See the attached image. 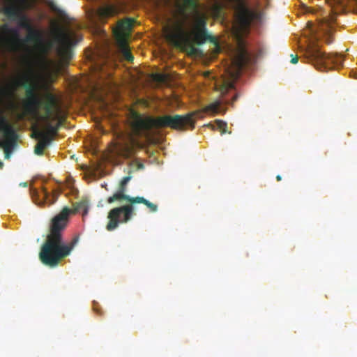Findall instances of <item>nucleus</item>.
<instances>
[{
	"label": "nucleus",
	"instance_id": "1a4fd4ad",
	"mask_svg": "<svg viewBox=\"0 0 357 357\" xmlns=\"http://www.w3.org/2000/svg\"><path fill=\"white\" fill-rule=\"evenodd\" d=\"M234 89V83L229 81H225L224 83L216 86V90L220 93V98L206 106L205 110L207 112L212 113L213 114L218 113H225V109L222 107V105H233L234 102L238 98L239 94L236 93L231 98L228 99L227 98V93Z\"/></svg>",
	"mask_w": 357,
	"mask_h": 357
},
{
	"label": "nucleus",
	"instance_id": "a878e982",
	"mask_svg": "<svg viewBox=\"0 0 357 357\" xmlns=\"http://www.w3.org/2000/svg\"><path fill=\"white\" fill-rule=\"evenodd\" d=\"M47 4L51 8V9H52L53 10H56V6L52 1H49Z\"/></svg>",
	"mask_w": 357,
	"mask_h": 357
},
{
	"label": "nucleus",
	"instance_id": "f8f14e48",
	"mask_svg": "<svg viewBox=\"0 0 357 357\" xmlns=\"http://www.w3.org/2000/svg\"><path fill=\"white\" fill-rule=\"evenodd\" d=\"M258 17V14L245 7L241 6L236 20L235 31L238 35L246 33L250 27L253 20Z\"/></svg>",
	"mask_w": 357,
	"mask_h": 357
},
{
	"label": "nucleus",
	"instance_id": "6e6552de",
	"mask_svg": "<svg viewBox=\"0 0 357 357\" xmlns=\"http://www.w3.org/2000/svg\"><path fill=\"white\" fill-rule=\"evenodd\" d=\"M54 41L57 44L56 52L61 58L66 61L70 60L73 57L71 47L77 43L74 33L69 30L56 27Z\"/></svg>",
	"mask_w": 357,
	"mask_h": 357
},
{
	"label": "nucleus",
	"instance_id": "7c9ffc66",
	"mask_svg": "<svg viewBox=\"0 0 357 357\" xmlns=\"http://www.w3.org/2000/svg\"><path fill=\"white\" fill-rule=\"evenodd\" d=\"M3 166V163L1 161H0V168H2Z\"/></svg>",
	"mask_w": 357,
	"mask_h": 357
},
{
	"label": "nucleus",
	"instance_id": "f03ea898",
	"mask_svg": "<svg viewBox=\"0 0 357 357\" xmlns=\"http://www.w3.org/2000/svg\"><path fill=\"white\" fill-rule=\"evenodd\" d=\"M72 211L68 207L54 216L51 222L49 234L41 246L39 257L42 263L50 267L56 266L60 261L68 256L78 242L75 237L70 243L66 244L62 231L67 226L68 217Z\"/></svg>",
	"mask_w": 357,
	"mask_h": 357
},
{
	"label": "nucleus",
	"instance_id": "f257e3e1",
	"mask_svg": "<svg viewBox=\"0 0 357 357\" xmlns=\"http://www.w3.org/2000/svg\"><path fill=\"white\" fill-rule=\"evenodd\" d=\"M195 112H189L184 115H163L157 118L144 116L135 112L131 113V133H121L109 147V151L114 156L128 158L132 156L143 144L137 139H149L152 128H169L178 131L193 130L195 127Z\"/></svg>",
	"mask_w": 357,
	"mask_h": 357
},
{
	"label": "nucleus",
	"instance_id": "4be33fe9",
	"mask_svg": "<svg viewBox=\"0 0 357 357\" xmlns=\"http://www.w3.org/2000/svg\"><path fill=\"white\" fill-rule=\"evenodd\" d=\"M185 3L192 9L195 10V13L197 10L198 4L196 0H184Z\"/></svg>",
	"mask_w": 357,
	"mask_h": 357
},
{
	"label": "nucleus",
	"instance_id": "412c9836",
	"mask_svg": "<svg viewBox=\"0 0 357 357\" xmlns=\"http://www.w3.org/2000/svg\"><path fill=\"white\" fill-rule=\"evenodd\" d=\"M121 50L123 58L129 62H132L134 60V56L131 54L130 51L128 49L125 43H122Z\"/></svg>",
	"mask_w": 357,
	"mask_h": 357
},
{
	"label": "nucleus",
	"instance_id": "20e7f679",
	"mask_svg": "<svg viewBox=\"0 0 357 357\" xmlns=\"http://www.w3.org/2000/svg\"><path fill=\"white\" fill-rule=\"evenodd\" d=\"M334 22L335 19L331 17L321 23L319 26L320 33H316L315 28H311L312 33L314 34V40L310 42L304 51V57L307 61L320 70L326 69L330 65L335 68H339L343 65L344 59L341 54H326L321 50L318 42L321 35L324 37L326 43L331 44L333 42L332 29Z\"/></svg>",
	"mask_w": 357,
	"mask_h": 357
},
{
	"label": "nucleus",
	"instance_id": "4468645a",
	"mask_svg": "<svg viewBox=\"0 0 357 357\" xmlns=\"http://www.w3.org/2000/svg\"><path fill=\"white\" fill-rule=\"evenodd\" d=\"M116 13V10L114 6H107L93 10L89 14L90 21L94 26H97L99 23H105L108 17L114 16Z\"/></svg>",
	"mask_w": 357,
	"mask_h": 357
},
{
	"label": "nucleus",
	"instance_id": "c756f323",
	"mask_svg": "<svg viewBox=\"0 0 357 357\" xmlns=\"http://www.w3.org/2000/svg\"><path fill=\"white\" fill-rule=\"evenodd\" d=\"M138 167H139V169L143 168V167H144V165H143L142 164H139Z\"/></svg>",
	"mask_w": 357,
	"mask_h": 357
},
{
	"label": "nucleus",
	"instance_id": "a211bd4d",
	"mask_svg": "<svg viewBox=\"0 0 357 357\" xmlns=\"http://www.w3.org/2000/svg\"><path fill=\"white\" fill-rule=\"evenodd\" d=\"M34 134L40 138L39 142L35 146L34 153L38 155H43L44 149L50 144L52 138L43 131L38 130Z\"/></svg>",
	"mask_w": 357,
	"mask_h": 357
},
{
	"label": "nucleus",
	"instance_id": "7ed1b4c3",
	"mask_svg": "<svg viewBox=\"0 0 357 357\" xmlns=\"http://www.w3.org/2000/svg\"><path fill=\"white\" fill-rule=\"evenodd\" d=\"M206 21L204 15L195 13V25L193 32L187 31L181 24L165 26L163 32L166 40L173 46L187 51L189 54L196 55L199 50L195 45H201L207 40L215 43V39L207 33Z\"/></svg>",
	"mask_w": 357,
	"mask_h": 357
},
{
	"label": "nucleus",
	"instance_id": "ddd939ff",
	"mask_svg": "<svg viewBox=\"0 0 357 357\" xmlns=\"http://www.w3.org/2000/svg\"><path fill=\"white\" fill-rule=\"evenodd\" d=\"M27 34L23 41L24 43H33L36 47L43 53H47L53 47V42L45 43L43 33L41 30L31 26L27 31Z\"/></svg>",
	"mask_w": 357,
	"mask_h": 357
},
{
	"label": "nucleus",
	"instance_id": "5701e85b",
	"mask_svg": "<svg viewBox=\"0 0 357 357\" xmlns=\"http://www.w3.org/2000/svg\"><path fill=\"white\" fill-rule=\"evenodd\" d=\"M60 193H61V192L57 190H54L53 191V193H52L53 200L50 202V204H52L56 202V200L57 199L58 196L59 195Z\"/></svg>",
	"mask_w": 357,
	"mask_h": 357
},
{
	"label": "nucleus",
	"instance_id": "f3484780",
	"mask_svg": "<svg viewBox=\"0 0 357 357\" xmlns=\"http://www.w3.org/2000/svg\"><path fill=\"white\" fill-rule=\"evenodd\" d=\"M135 20L132 18H126L119 21L114 33L118 38H123L132 29Z\"/></svg>",
	"mask_w": 357,
	"mask_h": 357
},
{
	"label": "nucleus",
	"instance_id": "6ab92c4d",
	"mask_svg": "<svg viewBox=\"0 0 357 357\" xmlns=\"http://www.w3.org/2000/svg\"><path fill=\"white\" fill-rule=\"evenodd\" d=\"M89 204L86 198L81 199L74 204V211L77 213H82L83 216L88 214Z\"/></svg>",
	"mask_w": 357,
	"mask_h": 357
},
{
	"label": "nucleus",
	"instance_id": "aec40b11",
	"mask_svg": "<svg viewBox=\"0 0 357 357\" xmlns=\"http://www.w3.org/2000/svg\"><path fill=\"white\" fill-rule=\"evenodd\" d=\"M208 126L211 127L213 130L218 129L220 130L221 134L227 132V123L222 120H216L215 124H209Z\"/></svg>",
	"mask_w": 357,
	"mask_h": 357
},
{
	"label": "nucleus",
	"instance_id": "423d86ee",
	"mask_svg": "<svg viewBox=\"0 0 357 357\" xmlns=\"http://www.w3.org/2000/svg\"><path fill=\"white\" fill-rule=\"evenodd\" d=\"M143 204L146 205L150 209L151 212H155L158 210V206L156 204L150 202L143 197H135L129 204L115 207L109 211L107 215L109 221L106 225V229L109 231H113L116 229L120 224L127 223L130 221L135 215L133 204Z\"/></svg>",
	"mask_w": 357,
	"mask_h": 357
},
{
	"label": "nucleus",
	"instance_id": "2eb2a0df",
	"mask_svg": "<svg viewBox=\"0 0 357 357\" xmlns=\"http://www.w3.org/2000/svg\"><path fill=\"white\" fill-rule=\"evenodd\" d=\"M131 176H127L123 177L120 183L118 188V190L111 197H108L107 199V203L112 204L115 201H120V200H126L128 202H130L132 199L134 197H132L129 195H127L126 194V185L128 183L131 179Z\"/></svg>",
	"mask_w": 357,
	"mask_h": 357
},
{
	"label": "nucleus",
	"instance_id": "39448f33",
	"mask_svg": "<svg viewBox=\"0 0 357 357\" xmlns=\"http://www.w3.org/2000/svg\"><path fill=\"white\" fill-rule=\"evenodd\" d=\"M45 103L43 106L45 112L42 119L45 122L46 131L51 138L56 135L65 120V113L56 96L51 93L45 96Z\"/></svg>",
	"mask_w": 357,
	"mask_h": 357
},
{
	"label": "nucleus",
	"instance_id": "9d476101",
	"mask_svg": "<svg viewBox=\"0 0 357 357\" xmlns=\"http://www.w3.org/2000/svg\"><path fill=\"white\" fill-rule=\"evenodd\" d=\"M17 135L0 108V146L4 149L5 157L8 158L16 145Z\"/></svg>",
	"mask_w": 357,
	"mask_h": 357
},
{
	"label": "nucleus",
	"instance_id": "2f4dec72",
	"mask_svg": "<svg viewBox=\"0 0 357 357\" xmlns=\"http://www.w3.org/2000/svg\"><path fill=\"white\" fill-rule=\"evenodd\" d=\"M20 185H23V186H24V187L27 186L26 183H21Z\"/></svg>",
	"mask_w": 357,
	"mask_h": 357
},
{
	"label": "nucleus",
	"instance_id": "bb28decb",
	"mask_svg": "<svg viewBox=\"0 0 357 357\" xmlns=\"http://www.w3.org/2000/svg\"><path fill=\"white\" fill-rule=\"evenodd\" d=\"M10 31L15 37H18V32L16 29H12Z\"/></svg>",
	"mask_w": 357,
	"mask_h": 357
},
{
	"label": "nucleus",
	"instance_id": "b1692460",
	"mask_svg": "<svg viewBox=\"0 0 357 357\" xmlns=\"http://www.w3.org/2000/svg\"><path fill=\"white\" fill-rule=\"evenodd\" d=\"M291 56V63H293V64H296L298 63V57L297 55H294L293 54H291L290 55Z\"/></svg>",
	"mask_w": 357,
	"mask_h": 357
},
{
	"label": "nucleus",
	"instance_id": "dca6fc26",
	"mask_svg": "<svg viewBox=\"0 0 357 357\" xmlns=\"http://www.w3.org/2000/svg\"><path fill=\"white\" fill-rule=\"evenodd\" d=\"M252 61V56L245 48L241 47L233 62L236 66L238 71L240 72Z\"/></svg>",
	"mask_w": 357,
	"mask_h": 357
},
{
	"label": "nucleus",
	"instance_id": "cd10ccee",
	"mask_svg": "<svg viewBox=\"0 0 357 357\" xmlns=\"http://www.w3.org/2000/svg\"><path fill=\"white\" fill-rule=\"evenodd\" d=\"M157 77H158V79L159 81H164L165 80V77L162 75H157Z\"/></svg>",
	"mask_w": 357,
	"mask_h": 357
},
{
	"label": "nucleus",
	"instance_id": "c85d7f7f",
	"mask_svg": "<svg viewBox=\"0 0 357 357\" xmlns=\"http://www.w3.org/2000/svg\"><path fill=\"white\" fill-rule=\"evenodd\" d=\"M276 179H277V181H281V180H282V177H281V176H280V175H278V176H276Z\"/></svg>",
	"mask_w": 357,
	"mask_h": 357
},
{
	"label": "nucleus",
	"instance_id": "0eeeda50",
	"mask_svg": "<svg viewBox=\"0 0 357 357\" xmlns=\"http://www.w3.org/2000/svg\"><path fill=\"white\" fill-rule=\"evenodd\" d=\"M22 86L25 89L26 100L24 107L30 113H37L38 109L44 103L39 98L36 87L31 84L30 77L28 74H23L19 79H16L13 82L12 91H15L17 87Z\"/></svg>",
	"mask_w": 357,
	"mask_h": 357
},
{
	"label": "nucleus",
	"instance_id": "393cba45",
	"mask_svg": "<svg viewBox=\"0 0 357 357\" xmlns=\"http://www.w3.org/2000/svg\"><path fill=\"white\" fill-rule=\"evenodd\" d=\"M42 192H43V195L45 199L47 200L50 197V194L48 192V190H47L46 189H43Z\"/></svg>",
	"mask_w": 357,
	"mask_h": 357
},
{
	"label": "nucleus",
	"instance_id": "9b49d317",
	"mask_svg": "<svg viewBox=\"0 0 357 357\" xmlns=\"http://www.w3.org/2000/svg\"><path fill=\"white\" fill-rule=\"evenodd\" d=\"M20 6L12 4L5 8L4 13L10 19L16 20L18 26L27 31L32 26L30 19L24 13L26 9L31 8V4L27 0H19Z\"/></svg>",
	"mask_w": 357,
	"mask_h": 357
}]
</instances>
